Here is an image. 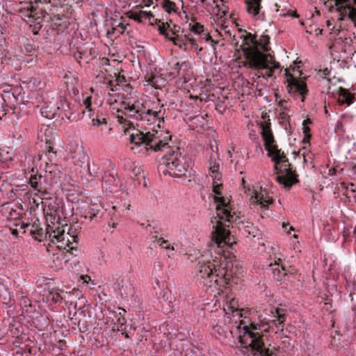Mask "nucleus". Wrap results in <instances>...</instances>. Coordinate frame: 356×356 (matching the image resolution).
Masks as SVG:
<instances>
[{
	"label": "nucleus",
	"mask_w": 356,
	"mask_h": 356,
	"mask_svg": "<svg viewBox=\"0 0 356 356\" xmlns=\"http://www.w3.org/2000/svg\"><path fill=\"white\" fill-rule=\"evenodd\" d=\"M312 123V122L309 118H307L303 121V123H302L303 134L310 133V128L308 127V124H310Z\"/></svg>",
	"instance_id": "nucleus-44"
},
{
	"label": "nucleus",
	"mask_w": 356,
	"mask_h": 356,
	"mask_svg": "<svg viewBox=\"0 0 356 356\" xmlns=\"http://www.w3.org/2000/svg\"><path fill=\"white\" fill-rule=\"evenodd\" d=\"M351 172H352V175L353 177L356 179V167H353L352 169H351Z\"/></svg>",
	"instance_id": "nucleus-63"
},
{
	"label": "nucleus",
	"mask_w": 356,
	"mask_h": 356,
	"mask_svg": "<svg viewBox=\"0 0 356 356\" xmlns=\"http://www.w3.org/2000/svg\"><path fill=\"white\" fill-rule=\"evenodd\" d=\"M170 25L168 22L162 23V25H159V31L161 35H163L165 36V38L168 40H169V38H171L170 36L169 33L167 32L168 29H170Z\"/></svg>",
	"instance_id": "nucleus-36"
},
{
	"label": "nucleus",
	"mask_w": 356,
	"mask_h": 356,
	"mask_svg": "<svg viewBox=\"0 0 356 356\" xmlns=\"http://www.w3.org/2000/svg\"><path fill=\"white\" fill-rule=\"evenodd\" d=\"M39 182L34 181V190L42 193H47V181L46 178L42 175V177H38Z\"/></svg>",
	"instance_id": "nucleus-28"
},
{
	"label": "nucleus",
	"mask_w": 356,
	"mask_h": 356,
	"mask_svg": "<svg viewBox=\"0 0 356 356\" xmlns=\"http://www.w3.org/2000/svg\"><path fill=\"white\" fill-rule=\"evenodd\" d=\"M88 173L91 180L99 177V168L94 162L92 163H88Z\"/></svg>",
	"instance_id": "nucleus-29"
},
{
	"label": "nucleus",
	"mask_w": 356,
	"mask_h": 356,
	"mask_svg": "<svg viewBox=\"0 0 356 356\" xmlns=\"http://www.w3.org/2000/svg\"><path fill=\"white\" fill-rule=\"evenodd\" d=\"M46 155L47 156L48 160L50 163H53L57 156L56 152L48 153V154H46Z\"/></svg>",
	"instance_id": "nucleus-50"
},
{
	"label": "nucleus",
	"mask_w": 356,
	"mask_h": 356,
	"mask_svg": "<svg viewBox=\"0 0 356 356\" xmlns=\"http://www.w3.org/2000/svg\"><path fill=\"white\" fill-rule=\"evenodd\" d=\"M352 310L354 312L353 325H354V332L356 335V305H353L352 307Z\"/></svg>",
	"instance_id": "nucleus-54"
},
{
	"label": "nucleus",
	"mask_w": 356,
	"mask_h": 356,
	"mask_svg": "<svg viewBox=\"0 0 356 356\" xmlns=\"http://www.w3.org/2000/svg\"><path fill=\"white\" fill-rule=\"evenodd\" d=\"M116 284L121 293L129 296H134V289L128 277H120L117 279Z\"/></svg>",
	"instance_id": "nucleus-21"
},
{
	"label": "nucleus",
	"mask_w": 356,
	"mask_h": 356,
	"mask_svg": "<svg viewBox=\"0 0 356 356\" xmlns=\"http://www.w3.org/2000/svg\"><path fill=\"white\" fill-rule=\"evenodd\" d=\"M1 97L3 102L2 104L3 111H4L3 115H6L10 109H15V104L17 102V98L15 97L13 92L11 91H3Z\"/></svg>",
	"instance_id": "nucleus-18"
},
{
	"label": "nucleus",
	"mask_w": 356,
	"mask_h": 356,
	"mask_svg": "<svg viewBox=\"0 0 356 356\" xmlns=\"http://www.w3.org/2000/svg\"><path fill=\"white\" fill-rule=\"evenodd\" d=\"M245 34L241 35L243 44L241 47L246 60L243 65L259 72L261 70H266L265 74L259 75L264 78L271 77L276 69H280V63L275 60V58L270 54H264L259 50L261 47L264 51L268 50V45L270 42V37L267 35H261L257 40L255 35L244 31Z\"/></svg>",
	"instance_id": "nucleus-1"
},
{
	"label": "nucleus",
	"mask_w": 356,
	"mask_h": 356,
	"mask_svg": "<svg viewBox=\"0 0 356 356\" xmlns=\"http://www.w3.org/2000/svg\"><path fill=\"white\" fill-rule=\"evenodd\" d=\"M286 103V102L284 101H284H280L279 102V106L280 107L283 108V109L286 110V109H287L286 106H285Z\"/></svg>",
	"instance_id": "nucleus-61"
},
{
	"label": "nucleus",
	"mask_w": 356,
	"mask_h": 356,
	"mask_svg": "<svg viewBox=\"0 0 356 356\" xmlns=\"http://www.w3.org/2000/svg\"><path fill=\"white\" fill-rule=\"evenodd\" d=\"M269 269L272 273L273 280L277 285L284 284L291 275L288 271L277 262L269 264Z\"/></svg>",
	"instance_id": "nucleus-12"
},
{
	"label": "nucleus",
	"mask_w": 356,
	"mask_h": 356,
	"mask_svg": "<svg viewBox=\"0 0 356 356\" xmlns=\"http://www.w3.org/2000/svg\"><path fill=\"white\" fill-rule=\"evenodd\" d=\"M191 129L202 133L209 128L208 121L203 115H195L189 119Z\"/></svg>",
	"instance_id": "nucleus-15"
},
{
	"label": "nucleus",
	"mask_w": 356,
	"mask_h": 356,
	"mask_svg": "<svg viewBox=\"0 0 356 356\" xmlns=\"http://www.w3.org/2000/svg\"><path fill=\"white\" fill-rule=\"evenodd\" d=\"M337 92L339 95L338 102L339 104H346L349 106L355 100L354 95L346 88L340 87Z\"/></svg>",
	"instance_id": "nucleus-23"
},
{
	"label": "nucleus",
	"mask_w": 356,
	"mask_h": 356,
	"mask_svg": "<svg viewBox=\"0 0 356 356\" xmlns=\"http://www.w3.org/2000/svg\"><path fill=\"white\" fill-rule=\"evenodd\" d=\"M243 325V334L239 336V342L243 348L250 347L254 356H273L268 348L264 347L263 330L259 324L250 323L245 325L241 321L238 328Z\"/></svg>",
	"instance_id": "nucleus-7"
},
{
	"label": "nucleus",
	"mask_w": 356,
	"mask_h": 356,
	"mask_svg": "<svg viewBox=\"0 0 356 356\" xmlns=\"http://www.w3.org/2000/svg\"><path fill=\"white\" fill-rule=\"evenodd\" d=\"M238 270L230 259L220 256L212 261L199 262L195 267V276L197 280L209 287H225L234 282Z\"/></svg>",
	"instance_id": "nucleus-2"
},
{
	"label": "nucleus",
	"mask_w": 356,
	"mask_h": 356,
	"mask_svg": "<svg viewBox=\"0 0 356 356\" xmlns=\"http://www.w3.org/2000/svg\"><path fill=\"white\" fill-rule=\"evenodd\" d=\"M0 213H1L3 217L7 219H15L19 216V213L13 208V204L9 202H6L0 205Z\"/></svg>",
	"instance_id": "nucleus-25"
},
{
	"label": "nucleus",
	"mask_w": 356,
	"mask_h": 356,
	"mask_svg": "<svg viewBox=\"0 0 356 356\" xmlns=\"http://www.w3.org/2000/svg\"><path fill=\"white\" fill-rule=\"evenodd\" d=\"M262 138L264 140L265 149L268 151V156H271L275 163V170L278 175L276 180L285 188H290L298 182L295 171H292L291 164L289 162L284 152L274 145L275 140L270 129V122L261 123Z\"/></svg>",
	"instance_id": "nucleus-3"
},
{
	"label": "nucleus",
	"mask_w": 356,
	"mask_h": 356,
	"mask_svg": "<svg viewBox=\"0 0 356 356\" xmlns=\"http://www.w3.org/2000/svg\"><path fill=\"white\" fill-rule=\"evenodd\" d=\"M130 19H132L136 21L138 23H143V18L144 17L143 14H141V10L137 13H131L130 15H128Z\"/></svg>",
	"instance_id": "nucleus-40"
},
{
	"label": "nucleus",
	"mask_w": 356,
	"mask_h": 356,
	"mask_svg": "<svg viewBox=\"0 0 356 356\" xmlns=\"http://www.w3.org/2000/svg\"><path fill=\"white\" fill-rule=\"evenodd\" d=\"M108 85L110 86L111 90L112 91H116L118 89V86H119V85H118V84L113 85V81H109L108 83Z\"/></svg>",
	"instance_id": "nucleus-58"
},
{
	"label": "nucleus",
	"mask_w": 356,
	"mask_h": 356,
	"mask_svg": "<svg viewBox=\"0 0 356 356\" xmlns=\"http://www.w3.org/2000/svg\"><path fill=\"white\" fill-rule=\"evenodd\" d=\"M92 124L94 126H99L103 124H106V119L104 117L97 116L95 118L92 119Z\"/></svg>",
	"instance_id": "nucleus-43"
},
{
	"label": "nucleus",
	"mask_w": 356,
	"mask_h": 356,
	"mask_svg": "<svg viewBox=\"0 0 356 356\" xmlns=\"http://www.w3.org/2000/svg\"><path fill=\"white\" fill-rule=\"evenodd\" d=\"M86 153L82 146L76 145L70 152V156L75 165H81L86 161Z\"/></svg>",
	"instance_id": "nucleus-20"
},
{
	"label": "nucleus",
	"mask_w": 356,
	"mask_h": 356,
	"mask_svg": "<svg viewBox=\"0 0 356 356\" xmlns=\"http://www.w3.org/2000/svg\"><path fill=\"white\" fill-rule=\"evenodd\" d=\"M66 305L67 306L68 309V314L69 318L71 316H73V314L75 311H78L77 307V302H69L68 300L66 301Z\"/></svg>",
	"instance_id": "nucleus-37"
},
{
	"label": "nucleus",
	"mask_w": 356,
	"mask_h": 356,
	"mask_svg": "<svg viewBox=\"0 0 356 356\" xmlns=\"http://www.w3.org/2000/svg\"><path fill=\"white\" fill-rule=\"evenodd\" d=\"M141 14H143V18L147 19L149 24L151 26H154V24H158L160 23V20L154 18V15L151 12L141 10Z\"/></svg>",
	"instance_id": "nucleus-33"
},
{
	"label": "nucleus",
	"mask_w": 356,
	"mask_h": 356,
	"mask_svg": "<svg viewBox=\"0 0 356 356\" xmlns=\"http://www.w3.org/2000/svg\"><path fill=\"white\" fill-rule=\"evenodd\" d=\"M285 76L287 77V91L289 94L298 92L302 97V102L305 101V97L308 92L307 84L296 78H295L288 69L285 70Z\"/></svg>",
	"instance_id": "nucleus-9"
},
{
	"label": "nucleus",
	"mask_w": 356,
	"mask_h": 356,
	"mask_svg": "<svg viewBox=\"0 0 356 356\" xmlns=\"http://www.w3.org/2000/svg\"><path fill=\"white\" fill-rule=\"evenodd\" d=\"M169 40L172 41L173 43L175 45L178 46L179 48L185 49V45H186L185 43H184L182 42V40H181L178 36H172L171 38H169Z\"/></svg>",
	"instance_id": "nucleus-42"
},
{
	"label": "nucleus",
	"mask_w": 356,
	"mask_h": 356,
	"mask_svg": "<svg viewBox=\"0 0 356 356\" xmlns=\"http://www.w3.org/2000/svg\"><path fill=\"white\" fill-rule=\"evenodd\" d=\"M222 188L221 184H217L216 181H213V192L216 195H220V189Z\"/></svg>",
	"instance_id": "nucleus-49"
},
{
	"label": "nucleus",
	"mask_w": 356,
	"mask_h": 356,
	"mask_svg": "<svg viewBox=\"0 0 356 356\" xmlns=\"http://www.w3.org/2000/svg\"><path fill=\"white\" fill-rule=\"evenodd\" d=\"M120 104L123 110L127 111L125 115L134 120H140L149 124L156 121H164L163 114L161 115L163 105L160 106L159 103L145 98L136 99L127 96Z\"/></svg>",
	"instance_id": "nucleus-4"
},
{
	"label": "nucleus",
	"mask_w": 356,
	"mask_h": 356,
	"mask_svg": "<svg viewBox=\"0 0 356 356\" xmlns=\"http://www.w3.org/2000/svg\"><path fill=\"white\" fill-rule=\"evenodd\" d=\"M54 148L53 143L51 140H47L45 143V146H44V151H45L46 154L55 152L54 150Z\"/></svg>",
	"instance_id": "nucleus-45"
},
{
	"label": "nucleus",
	"mask_w": 356,
	"mask_h": 356,
	"mask_svg": "<svg viewBox=\"0 0 356 356\" xmlns=\"http://www.w3.org/2000/svg\"><path fill=\"white\" fill-rule=\"evenodd\" d=\"M276 313H277V320L273 321V324L275 325V326L283 325V323H284V322L285 321V314H280L279 312V309H276Z\"/></svg>",
	"instance_id": "nucleus-41"
},
{
	"label": "nucleus",
	"mask_w": 356,
	"mask_h": 356,
	"mask_svg": "<svg viewBox=\"0 0 356 356\" xmlns=\"http://www.w3.org/2000/svg\"><path fill=\"white\" fill-rule=\"evenodd\" d=\"M103 216L102 207L99 204H93L85 210L83 217L90 222H98Z\"/></svg>",
	"instance_id": "nucleus-16"
},
{
	"label": "nucleus",
	"mask_w": 356,
	"mask_h": 356,
	"mask_svg": "<svg viewBox=\"0 0 356 356\" xmlns=\"http://www.w3.org/2000/svg\"><path fill=\"white\" fill-rule=\"evenodd\" d=\"M171 73L175 76H179L185 79L191 72V63L188 60L177 62L172 67Z\"/></svg>",
	"instance_id": "nucleus-19"
},
{
	"label": "nucleus",
	"mask_w": 356,
	"mask_h": 356,
	"mask_svg": "<svg viewBox=\"0 0 356 356\" xmlns=\"http://www.w3.org/2000/svg\"><path fill=\"white\" fill-rule=\"evenodd\" d=\"M44 238L49 239L51 243H55L56 240L63 241V227L59 225L54 227V225H47Z\"/></svg>",
	"instance_id": "nucleus-17"
},
{
	"label": "nucleus",
	"mask_w": 356,
	"mask_h": 356,
	"mask_svg": "<svg viewBox=\"0 0 356 356\" xmlns=\"http://www.w3.org/2000/svg\"><path fill=\"white\" fill-rule=\"evenodd\" d=\"M213 199L218 204L216 210L218 218V220L216 221V225H213V228H215V241L217 244V248H223L224 246L231 245L232 242L231 241L230 232L224 227L221 220H225L230 222L236 220L237 216L235 211H233L230 203L226 202L224 197L214 196Z\"/></svg>",
	"instance_id": "nucleus-6"
},
{
	"label": "nucleus",
	"mask_w": 356,
	"mask_h": 356,
	"mask_svg": "<svg viewBox=\"0 0 356 356\" xmlns=\"http://www.w3.org/2000/svg\"><path fill=\"white\" fill-rule=\"evenodd\" d=\"M252 204L260 205L262 209H267L270 204L273 203V200L266 191H254L253 195L250 197Z\"/></svg>",
	"instance_id": "nucleus-13"
},
{
	"label": "nucleus",
	"mask_w": 356,
	"mask_h": 356,
	"mask_svg": "<svg viewBox=\"0 0 356 356\" xmlns=\"http://www.w3.org/2000/svg\"><path fill=\"white\" fill-rule=\"evenodd\" d=\"M69 238L72 239V242H76L77 236L76 235L71 236L69 233L65 234V230L63 229V241L56 240L54 243L56 244L57 247L60 249H65L67 247H68L70 249L74 250L75 249L74 247L70 246L72 241Z\"/></svg>",
	"instance_id": "nucleus-26"
},
{
	"label": "nucleus",
	"mask_w": 356,
	"mask_h": 356,
	"mask_svg": "<svg viewBox=\"0 0 356 356\" xmlns=\"http://www.w3.org/2000/svg\"><path fill=\"white\" fill-rule=\"evenodd\" d=\"M161 7L168 14H170L171 13H177L178 10L176 3L170 0L163 1L161 3Z\"/></svg>",
	"instance_id": "nucleus-30"
},
{
	"label": "nucleus",
	"mask_w": 356,
	"mask_h": 356,
	"mask_svg": "<svg viewBox=\"0 0 356 356\" xmlns=\"http://www.w3.org/2000/svg\"><path fill=\"white\" fill-rule=\"evenodd\" d=\"M32 83V84L35 86V90H42L45 86V83L42 81L40 78L34 79L30 82V83Z\"/></svg>",
	"instance_id": "nucleus-39"
},
{
	"label": "nucleus",
	"mask_w": 356,
	"mask_h": 356,
	"mask_svg": "<svg viewBox=\"0 0 356 356\" xmlns=\"http://www.w3.org/2000/svg\"><path fill=\"white\" fill-rule=\"evenodd\" d=\"M202 38L204 39L207 42L211 41V42H213V40H212L211 37L209 33H202Z\"/></svg>",
	"instance_id": "nucleus-57"
},
{
	"label": "nucleus",
	"mask_w": 356,
	"mask_h": 356,
	"mask_svg": "<svg viewBox=\"0 0 356 356\" xmlns=\"http://www.w3.org/2000/svg\"><path fill=\"white\" fill-rule=\"evenodd\" d=\"M129 26V23L124 24L123 22H120L117 26V27L120 28V29L122 30L121 33H122L126 30L127 27Z\"/></svg>",
	"instance_id": "nucleus-55"
},
{
	"label": "nucleus",
	"mask_w": 356,
	"mask_h": 356,
	"mask_svg": "<svg viewBox=\"0 0 356 356\" xmlns=\"http://www.w3.org/2000/svg\"><path fill=\"white\" fill-rule=\"evenodd\" d=\"M261 2V0H245L247 12L253 17H256L262 8Z\"/></svg>",
	"instance_id": "nucleus-27"
},
{
	"label": "nucleus",
	"mask_w": 356,
	"mask_h": 356,
	"mask_svg": "<svg viewBox=\"0 0 356 356\" xmlns=\"http://www.w3.org/2000/svg\"><path fill=\"white\" fill-rule=\"evenodd\" d=\"M122 109H119L118 110V115L116 116L117 119H118V122L123 125V126H129L130 124V122L129 120H127L126 118L124 117L123 115H124L125 116H127L129 117L128 115H125V113H127V111L124 110L125 111L123 112L122 111V108L121 107Z\"/></svg>",
	"instance_id": "nucleus-32"
},
{
	"label": "nucleus",
	"mask_w": 356,
	"mask_h": 356,
	"mask_svg": "<svg viewBox=\"0 0 356 356\" xmlns=\"http://www.w3.org/2000/svg\"><path fill=\"white\" fill-rule=\"evenodd\" d=\"M38 177H42V175H32L29 179L31 186L34 188V181L39 182Z\"/></svg>",
	"instance_id": "nucleus-48"
},
{
	"label": "nucleus",
	"mask_w": 356,
	"mask_h": 356,
	"mask_svg": "<svg viewBox=\"0 0 356 356\" xmlns=\"http://www.w3.org/2000/svg\"><path fill=\"white\" fill-rule=\"evenodd\" d=\"M91 99H92V97H88L83 102L85 106H86V108L87 109L89 110V111H91V105H92V102H91Z\"/></svg>",
	"instance_id": "nucleus-51"
},
{
	"label": "nucleus",
	"mask_w": 356,
	"mask_h": 356,
	"mask_svg": "<svg viewBox=\"0 0 356 356\" xmlns=\"http://www.w3.org/2000/svg\"><path fill=\"white\" fill-rule=\"evenodd\" d=\"M4 42H5V38L3 35V33L1 32V33H0V46H2Z\"/></svg>",
	"instance_id": "nucleus-62"
},
{
	"label": "nucleus",
	"mask_w": 356,
	"mask_h": 356,
	"mask_svg": "<svg viewBox=\"0 0 356 356\" xmlns=\"http://www.w3.org/2000/svg\"><path fill=\"white\" fill-rule=\"evenodd\" d=\"M18 230L17 229H11V234L14 236H15L16 237L18 236Z\"/></svg>",
	"instance_id": "nucleus-64"
},
{
	"label": "nucleus",
	"mask_w": 356,
	"mask_h": 356,
	"mask_svg": "<svg viewBox=\"0 0 356 356\" xmlns=\"http://www.w3.org/2000/svg\"><path fill=\"white\" fill-rule=\"evenodd\" d=\"M20 229L24 230V233H29L30 235L35 234V225L30 223L22 222L19 224Z\"/></svg>",
	"instance_id": "nucleus-34"
},
{
	"label": "nucleus",
	"mask_w": 356,
	"mask_h": 356,
	"mask_svg": "<svg viewBox=\"0 0 356 356\" xmlns=\"http://www.w3.org/2000/svg\"><path fill=\"white\" fill-rule=\"evenodd\" d=\"M115 81L117 82V84L124 83L126 82V78L124 75H121L120 74H114Z\"/></svg>",
	"instance_id": "nucleus-46"
},
{
	"label": "nucleus",
	"mask_w": 356,
	"mask_h": 356,
	"mask_svg": "<svg viewBox=\"0 0 356 356\" xmlns=\"http://www.w3.org/2000/svg\"><path fill=\"white\" fill-rule=\"evenodd\" d=\"M195 34H202L204 33V26L198 22H195L190 29Z\"/></svg>",
	"instance_id": "nucleus-38"
},
{
	"label": "nucleus",
	"mask_w": 356,
	"mask_h": 356,
	"mask_svg": "<svg viewBox=\"0 0 356 356\" xmlns=\"http://www.w3.org/2000/svg\"><path fill=\"white\" fill-rule=\"evenodd\" d=\"M312 138V134L310 133H307V134H304V138L302 139V143L306 144V143H309V140Z\"/></svg>",
	"instance_id": "nucleus-53"
},
{
	"label": "nucleus",
	"mask_w": 356,
	"mask_h": 356,
	"mask_svg": "<svg viewBox=\"0 0 356 356\" xmlns=\"http://www.w3.org/2000/svg\"><path fill=\"white\" fill-rule=\"evenodd\" d=\"M34 231L35 234L31 235L33 238L39 241H42L43 238H44L45 232H44L42 228L35 226Z\"/></svg>",
	"instance_id": "nucleus-35"
},
{
	"label": "nucleus",
	"mask_w": 356,
	"mask_h": 356,
	"mask_svg": "<svg viewBox=\"0 0 356 356\" xmlns=\"http://www.w3.org/2000/svg\"><path fill=\"white\" fill-rule=\"evenodd\" d=\"M170 140L171 136L168 132L162 137L161 133L154 130L145 133L136 130L129 136V142L133 145L131 149L136 153L142 154H147L149 150L156 152L169 149L168 141Z\"/></svg>",
	"instance_id": "nucleus-5"
},
{
	"label": "nucleus",
	"mask_w": 356,
	"mask_h": 356,
	"mask_svg": "<svg viewBox=\"0 0 356 356\" xmlns=\"http://www.w3.org/2000/svg\"><path fill=\"white\" fill-rule=\"evenodd\" d=\"M70 294L57 288H48L43 291V299L45 298L50 304H59L65 300Z\"/></svg>",
	"instance_id": "nucleus-11"
},
{
	"label": "nucleus",
	"mask_w": 356,
	"mask_h": 356,
	"mask_svg": "<svg viewBox=\"0 0 356 356\" xmlns=\"http://www.w3.org/2000/svg\"><path fill=\"white\" fill-rule=\"evenodd\" d=\"M219 168V161H218L213 155H211L209 161V171L213 181H220L222 178Z\"/></svg>",
	"instance_id": "nucleus-24"
},
{
	"label": "nucleus",
	"mask_w": 356,
	"mask_h": 356,
	"mask_svg": "<svg viewBox=\"0 0 356 356\" xmlns=\"http://www.w3.org/2000/svg\"><path fill=\"white\" fill-rule=\"evenodd\" d=\"M164 166L163 173L171 177H181L189 173L186 158L179 148L170 149L163 156L160 166Z\"/></svg>",
	"instance_id": "nucleus-8"
},
{
	"label": "nucleus",
	"mask_w": 356,
	"mask_h": 356,
	"mask_svg": "<svg viewBox=\"0 0 356 356\" xmlns=\"http://www.w3.org/2000/svg\"><path fill=\"white\" fill-rule=\"evenodd\" d=\"M102 185L105 188L106 192L111 193H117L120 191L121 189V181L118 177L116 173L113 172H105L102 177Z\"/></svg>",
	"instance_id": "nucleus-10"
},
{
	"label": "nucleus",
	"mask_w": 356,
	"mask_h": 356,
	"mask_svg": "<svg viewBox=\"0 0 356 356\" xmlns=\"http://www.w3.org/2000/svg\"><path fill=\"white\" fill-rule=\"evenodd\" d=\"M29 10H30V14L27 16L29 19V29L34 35H37L42 26L43 19L39 15L40 13L37 12L36 8H34L33 6Z\"/></svg>",
	"instance_id": "nucleus-14"
},
{
	"label": "nucleus",
	"mask_w": 356,
	"mask_h": 356,
	"mask_svg": "<svg viewBox=\"0 0 356 356\" xmlns=\"http://www.w3.org/2000/svg\"><path fill=\"white\" fill-rule=\"evenodd\" d=\"M283 229L286 232H289V229L292 230L293 227L289 224H283L282 225Z\"/></svg>",
	"instance_id": "nucleus-60"
},
{
	"label": "nucleus",
	"mask_w": 356,
	"mask_h": 356,
	"mask_svg": "<svg viewBox=\"0 0 356 356\" xmlns=\"http://www.w3.org/2000/svg\"><path fill=\"white\" fill-rule=\"evenodd\" d=\"M349 297L353 305H356V285L353 286V289L350 291Z\"/></svg>",
	"instance_id": "nucleus-47"
},
{
	"label": "nucleus",
	"mask_w": 356,
	"mask_h": 356,
	"mask_svg": "<svg viewBox=\"0 0 356 356\" xmlns=\"http://www.w3.org/2000/svg\"><path fill=\"white\" fill-rule=\"evenodd\" d=\"M188 40L189 41V42L191 43V46L193 48H197V42H196L195 39L188 38Z\"/></svg>",
	"instance_id": "nucleus-59"
},
{
	"label": "nucleus",
	"mask_w": 356,
	"mask_h": 356,
	"mask_svg": "<svg viewBox=\"0 0 356 356\" xmlns=\"http://www.w3.org/2000/svg\"><path fill=\"white\" fill-rule=\"evenodd\" d=\"M126 323V318L122 316H119L117 318V324L119 325L120 327L124 325Z\"/></svg>",
	"instance_id": "nucleus-52"
},
{
	"label": "nucleus",
	"mask_w": 356,
	"mask_h": 356,
	"mask_svg": "<svg viewBox=\"0 0 356 356\" xmlns=\"http://www.w3.org/2000/svg\"><path fill=\"white\" fill-rule=\"evenodd\" d=\"M86 310L83 307L80 306L78 311H75L73 314V316L70 317V320L76 321L77 325L81 332H85L87 330L86 321H84L83 317H86Z\"/></svg>",
	"instance_id": "nucleus-22"
},
{
	"label": "nucleus",
	"mask_w": 356,
	"mask_h": 356,
	"mask_svg": "<svg viewBox=\"0 0 356 356\" xmlns=\"http://www.w3.org/2000/svg\"><path fill=\"white\" fill-rule=\"evenodd\" d=\"M21 329H22V326H19V327H15L14 330L11 329L10 332L12 334H16L18 336L22 332Z\"/></svg>",
	"instance_id": "nucleus-56"
},
{
	"label": "nucleus",
	"mask_w": 356,
	"mask_h": 356,
	"mask_svg": "<svg viewBox=\"0 0 356 356\" xmlns=\"http://www.w3.org/2000/svg\"><path fill=\"white\" fill-rule=\"evenodd\" d=\"M153 241L154 242H157L161 248L174 250V247L168 244V241L161 237L154 236H153Z\"/></svg>",
	"instance_id": "nucleus-31"
}]
</instances>
